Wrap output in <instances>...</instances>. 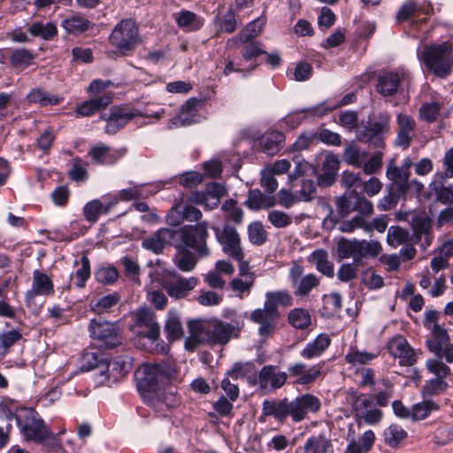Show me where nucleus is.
Listing matches in <instances>:
<instances>
[{
    "label": "nucleus",
    "instance_id": "obj_52",
    "mask_svg": "<svg viewBox=\"0 0 453 453\" xmlns=\"http://www.w3.org/2000/svg\"><path fill=\"white\" fill-rule=\"evenodd\" d=\"M176 22L179 27L188 31L197 30L203 26V20L196 14L188 11H181L178 13Z\"/></svg>",
    "mask_w": 453,
    "mask_h": 453
},
{
    "label": "nucleus",
    "instance_id": "obj_32",
    "mask_svg": "<svg viewBox=\"0 0 453 453\" xmlns=\"http://www.w3.org/2000/svg\"><path fill=\"white\" fill-rule=\"evenodd\" d=\"M262 413L265 416H272L276 420L283 422L289 417V401L288 398L281 400H265L262 403Z\"/></svg>",
    "mask_w": 453,
    "mask_h": 453
},
{
    "label": "nucleus",
    "instance_id": "obj_42",
    "mask_svg": "<svg viewBox=\"0 0 453 453\" xmlns=\"http://www.w3.org/2000/svg\"><path fill=\"white\" fill-rule=\"evenodd\" d=\"M246 204L252 210H259L273 207L275 204V199L272 196H265L260 190L254 189L250 191Z\"/></svg>",
    "mask_w": 453,
    "mask_h": 453
},
{
    "label": "nucleus",
    "instance_id": "obj_51",
    "mask_svg": "<svg viewBox=\"0 0 453 453\" xmlns=\"http://www.w3.org/2000/svg\"><path fill=\"white\" fill-rule=\"evenodd\" d=\"M449 388L447 379L433 377L426 380L422 387L421 393L424 397L437 395L444 393Z\"/></svg>",
    "mask_w": 453,
    "mask_h": 453
},
{
    "label": "nucleus",
    "instance_id": "obj_57",
    "mask_svg": "<svg viewBox=\"0 0 453 453\" xmlns=\"http://www.w3.org/2000/svg\"><path fill=\"white\" fill-rule=\"evenodd\" d=\"M35 58L34 53L27 49L15 50L11 56V64L15 68L21 70L29 66Z\"/></svg>",
    "mask_w": 453,
    "mask_h": 453
},
{
    "label": "nucleus",
    "instance_id": "obj_5",
    "mask_svg": "<svg viewBox=\"0 0 453 453\" xmlns=\"http://www.w3.org/2000/svg\"><path fill=\"white\" fill-rule=\"evenodd\" d=\"M109 40L123 54L134 50L140 42L136 22L133 19L120 20L113 28Z\"/></svg>",
    "mask_w": 453,
    "mask_h": 453
},
{
    "label": "nucleus",
    "instance_id": "obj_31",
    "mask_svg": "<svg viewBox=\"0 0 453 453\" xmlns=\"http://www.w3.org/2000/svg\"><path fill=\"white\" fill-rule=\"evenodd\" d=\"M61 27L69 35H80L94 27V23L81 13H72L61 22Z\"/></svg>",
    "mask_w": 453,
    "mask_h": 453
},
{
    "label": "nucleus",
    "instance_id": "obj_11",
    "mask_svg": "<svg viewBox=\"0 0 453 453\" xmlns=\"http://www.w3.org/2000/svg\"><path fill=\"white\" fill-rule=\"evenodd\" d=\"M352 410L358 422L364 421L368 425H376L382 418V411L374 403L373 395L361 394L353 397Z\"/></svg>",
    "mask_w": 453,
    "mask_h": 453
},
{
    "label": "nucleus",
    "instance_id": "obj_41",
    "mask_svg": "<svg viewBox=\"0 0 453 453\" xmlns=\"http://www.w3.org/2000/svg\"><path fill=\"white\" fill-rule=\"evenodd\" d=\"M311 261L316 265V268L319 272L329 278L334 277V265L328 260V254L326 250H314L311 255Z\"/></svg>",
    "mask_w": 453,
    "mask_h": 453
},
{
    "label": "nucleus",
    "instance_id": "obj_59",
    "mask_svg": "<svg viewBox=\"0 0 453 453\" xmlns=\"http://www.w3.org/2000/svg\"><path fill=\"white\" fill-rule=\"evenodd\" d=\"M442 358L435 357L427 359L426 368L434 377L448 379L451 374L450 368L441 361Z\"/></svg>",
    "mask_w": 453,
    "mask_h": 453
},
{
    "label": "nucleus",
    "instance_id": "obj_16",
    "mask_svg": "<svg viewBox=\"0 0 453 453\" xmlns=\"http://www.w3.org/2000/svg\"><path fill=\"white\" fill-rule=\"evenodd\" d=\"M410 81V74L404 69L386 72L377 79L376 90L382 96L396 94L400 88Z\"/></svg>",
    "mask_w": 453,
    "mask_h": 453
},
{
    "label": "nucleus",
    "instance_id": "obj_37",
    "mask_svg": "<svg viewBox=\"0 0 453 453\" xmlns=\"http://www.w3.org/2000/svg\"><path fill=\"white\" fill-rule=\"evenodd\" d=\"M119 302L120 296L115 292L92 299L89 303V308L96 314L109 313Z\"/></svg>",
    "mask_w": 453,
    "mask_h": 453
},
{
    "label": "nucleus",
    "instance_id": "obj_60",
    "mask_svg": "<svg viewBox=\"0 0 453 453\" xmlns=\"http://www.w3.org/2000/svg\"><path fill=\"white\" fill-rule=\"evenodd\" d=\"M342 157L349 165L361 167L365 159V153L362 152L357 145L349 143L344 149Z\"/></svg>",
    "mask_w": 453,
    "mask_h": 453
},
{
    "label": "nucleus",
    "instance_id": "obj_9",
    "mask_svg": "<svg viewBox=\"0 0 453 453\" xmlns=\"http://www.w3.org/2000/svg\"><path fill=\"white\" fill-rule=\"evenodd\" d=\"M88 330L90 336L98 341L102 348L112 349L121 343L119 327L115 323L91 319Z\"/></svg>",
    "mask_w": 453,
    "mask_h": 453
},
{
    "label": "nucleus",
    "instance_id": "obj_29",
    "mask_svg": "<svg viewBox=\"0 0 453 453\" xmlns=\"http://www.w3.org/2000/svg\"><path fill=\"white\" fill-rule=\"evenodd\" d=\"M199 106L200 101L195 98L188 99L181 106L179 115L170 120L168 127L173 128L196 122Z\"/></svg>",
    "mask_w": 453,
    "mask_h": 453
},
{
    "label": "nucleus",
    "instance_id": "obj_55",
    "mask_svg": "<svg viewBox=\"0 0 453 453\" xmlns=\"http://www.w3.org/2000/svg\"><path fill=\"white\" fill-rule=\"evenodd\" d=\"M75 265L79 266L75 273L71 275L75 278V285L78 288H84L86 281L90 277V262L87 256H82L81 260L75 262Z\"/></svg>",
    "mask_w": 453,
    "mask_h": 453
},
{
    "label": "nucleus",
    "instance_id": "obj_61",
    "mask_svg": "<svg viewBox=\"0 0 453 453\" xmlns=\"http://www.w3.org/2000/svg\"><path fill=\"white\" fill-rule=\"evenodd\" d=\"M221 210L224 211L226 220L236 224H240L242 221L243 211L236 201L233 199L226 200L221 206Z\"/></svg>",
    "mask_w": 453,
    "mask_h": 453
},
{
    "label": "nucleus",
    "instance_id": "obj_21",
    "mask_svg": "<svg viewBox=\"0 0 453 453\" xmlns=\"http://www.w3.org/2000/svg\"><path fill=\"white\" fill-rule=\"evenodd\" d=\"M338 226L342 233H351L356 229H363L365 233H369L367 221L362 216H356L349 220L339 221V217L335 215L333 210L329 209L328 215L323 220V227L326 230H332Z\"/></svg>",
    "mask_w": 453,
    "mask_h": 453
},
{
    "label": "nucleus",
    "instance_id": "obj_64",
    "mask_svg": "<svg viewBox=\"0 0 453 453\" xmlns=\"http://www.w3.org/2000/svg\"><path fill=\"white\" fill-rule=\"evenodd\" d=\"M27 99L30 103H37L42 106L56 105L60 103V99L58 96L48 94L40 88L33 89L28 94Z\"/></svg>",
    "mask_w": 453,
    "mask_h": 453
},
{
    "label": "nucleus",
    "instance_id": "obj_50",
    "mask_svg": "<svg viewBox=\"0 0 453 453\" xmlns=\"http://www.w3.org/2000/svg\"><path fill=\"white\" fill-rule=\"evenodd\" d=\"M385 443L391 448H397L407 437V432L397 424H392L384 431Z\"/></svg>",
    "mask_w": 453,
    "mask_h": 453
},
{
    "label": "nucleus",
    "instance_id": "obj_3",
    "mask_svg": "<svg viewBox=\"0 0 453 453\" xmlns=\"http://www.w3.org/2000/svg\"><path fill=\"white\" fill-rule=\"evenodd\" d=\"M418 58L436 76L447 77L453 71V43L426 44L418 50Z\"/></svg>",
    "mask_w": 453,
    "mask_h": 453
},
{
    "label": "nucleus",
    "instance_id": "obj_45",
    "mask_svg": "<svg viewBox=\"0 0 453 453\" xmlns=\"http://www.w3.org/2000/svg\"><path fill=\"white\" fill-rule=\"evenodd\" d=\"M29 33L35 37H40L43 40L50 41L58 35V27L54 22L46 24L36 21L34 22L28 29Z\"/></svg>",
    "mask_w": 453,
    "mask_h": 453
},
{
    "label": "nucleus",
    "instance_id": "obj_49",
    "mask_svg": "<svg viewBox=\"0 0 453 453\" xmlns=\"http://www.w3.org/2000/svg\"><path fill=\"white\" fill-rule=\"evenodd\" d=\"M438 410V403L432 400H426L420 403H417L411 406V420H423L426 418L432 412Z\"/></svg>",
    "mask_w": 453,
    "mask_h": 453
},
{
    "label": "nucleus",
    "instance_id": "obj_56",
    "mask_svg": "<svg viewBox=\"0 0 453 453\" xmlns=\"http://www.w3.org/2000/svg\"><path fill=\"white\" fill-rule=\"evenodd\" d=\"M339 165L340 160L337 156L334 154L326 155L322 164V171L323 178L326 179V184H331L334 181Z\"/></svg>",
    "mask_w": 453,
    "mask_h": 453
},
{
    "label": "nucleus",
    "instance_id": "obj_39",
    "mask_svg": "<svg viewBox=\"0 0 453 453\" xmlns=\"http://www.w3.org/2000/svg\"><path fill=\"white\" fill-rule=\"evenodd\" d=\"M214 25L217 28L216 35H219L220 33L231 34L234 32L237 21L233 10L229 8L226 12H219L214 18Z\"/></svg>",
    "mask_w": 453,
    "mask_h": 453
},
{
    "label": "nucleus",
    "instance_id": "obj_14",
    "mask_svg": "<svg viewBox=\"0 0 453 453\" xmlns=\"http://www.w3.org/2000/svg\"><path fill=\"white\" fill-rule=\"evenodd\" d=\"M94 367L98 370L96 372L97 382L108 386L121 379L131 368L130 363L121 357L114 358L105 364L102 363L100 365L89 366L90 369Z\"/></svg>",
    "mask_w": 453,
    "mask_h": 453
},
{
    "label": "nucleus",
    "instance_id": "obj_54",
    "mask_svg": "<svg viewBox=\"0 0 453 453\" xmlns=\"http://www.w3.org/2000/svg\"><path fill=\"white\" fill-rule=\"evenodd\" d=\"M356 195V191H349L336 199L338 217L344 218L350 212L355 211Z\"/></svg>",
    "mask_w": 453,
    "mask_h": 453
},
{
    "label": "nucleus",
    "instance_id": "obj_7",
    "mask_svg": "<svg viewBox=\"0 0 453 453\" xmlns=\"http://www.w3.org/2000/svg\"><path fill=\"white\" fill-rule=\"evenodd\" d=\"M19 427L26 440L37 442L49 428L33 409H22L16 415Z\"/></svg>",
    "mask_w": 453,
    "mask_h": 453
},
{
    "label": "nucleus",
    "instance_id": "obj_8",
    "mask_svg": "<svg viewBox=\"0 0 453 453\" xmlns=\"http://www.w3.org/2000/svg\"><path fill=\"white\" fill-rule=\"evenodd\" d=\"M222 251L233 259L241 262L244 258L242 247L241 236L236 229L229 225H225L221 229L218 226L212 227Z\"/></svg>",
    "mask_w": 453,
    "mask_h": 453
},
{
    "label": "nucleus",
    "instance_id": "obj_48",
    "mask_svg": "<svg viewBox=\"0 0 453 453\" xmlns=\"http://www.w3.org/2000/svg\"><path fill=\"white\" fill-rule=\"evenodd\" d=\"M165 329L170 341L178 340L183 335L182 324L176 311H170L168 312Z\"/></svg>",
    "mask_w": 453,
    "mask_h": 453
},
{
    "label": "nucleus",
    "instance_id": "obj_47",
    "mask_svg": "<svg viewBox=\"0 0 453 453\" xmlns=\"http://www.w3.org/2000/svg\"><path fill=\"white\" fill-rule=\"evenodd\" d=\"M256 280L255 274H250V279L234 278L229 286L232 291L240 299H243L250 296Z\"/></svg>",
    "mask_w": 453,
    "mask_h": 453
},
{
    "label": "nucleus",
    "instance_id": "obj_44",
    "mask_svg": "<svg viewBox=\"0 0 453 453\" xmlns=\"http://www.w3.org/2000/svg\"><path fill=\"white\" fill-rule=\"evenodd\" d=\"M226 375L231 376L234 380L247 378L253 384H255L254 378H257L255 366L251 362L234 364L232 369L226 372Z\"/></svg>",
    "mask_w": 453,
    "mask_h": 453
},
{
    "label": "nucleus",
    "instance_id": "obj_33",
    "mask_svg": "<svg viewBox=\"0 0 453 453\" xmlns=\"http://www.w3.org/2000/svg\"><path fill=\"white\" fill-rule=\"evenodd\" d=\"M301 271L298 267L291 270L290 277L296 296H306L319 285V279L314 274H307L299 280Z\"/></svg>",
    "mask_w": 453,
    "mask_h": 453
},
{
    "label": "nucleus",
    "instance_id": "obj_62",
    "mask_svg": "<svg viewBox=\"0 0 453 453\" xmlns=\"http://www.w3.org/2000/svg\"><path fill=\"white\" fill-rule=\"evenodd\" d=\"M409 240L410 234L407 230L400 226H392L388 228L387 242L390 246L396 248L398 246L405 244L406 242H409Z\"/></svg>",
    "mask_w": 453,
    "mask_h": 453
},
{
    "label": "nucleus",
    "instance_id": "obj_13",
    "mask_svg": "<svg viewBox=\"0 0 453 453\" xmlns=\"http://www.w3.org/2000/svg\"><path fill=\"white\" fill-rule=\"evenodd\" d=\"M428 349L447 363H453V344L449 342V335L446 329L434 324L431 328V337L426 340Z\"/></svg>",
    "mask_w": 453,
    "mask_h": 453
},
{
    "label": "nucleus",
    "instance_id": "obj_20",
    "mask_svg": "<svg viewBox=\"0 0 453 453\" xmlns=\"http://www.w3.org/2000/svg\"><path fill=\"white\" fill-rule=\"evenodd\" d=\"M176 237V230L166 227L160 228L152 234L144 237L142 241V247L155 254H159L165 246L173 245Z\"/></svg>",
    "mask_w": 453,
    "mask_h": 453
},
{
    "label": "nucleus",
    "instance_id": "obj_38",
    "mask_svg": "<svg viewBox=\"0 0 453 453\" xmlns=\"http://www.w3.org/2000/svg\"><path fill=\"white\" fill-rule=\"evenodd\" d=\"M356 263L366 257H375L382 250L381 244L376 240H356Z\"/></svg>",
    "mask_w": 453,
    "mask_h": 453
},
{
    "label": "nucleus",
    "instance_id": "obj_17",
    "mask_svg": "<svg viewBox=\"0 0 453 453\" xmlns=\"http://www.w3.org/2000/svg\"><path fill=\"white\" fill-rule=\"evenodd\" d=\"M288 380V373L282 372L278 366L267 365L261 368L254 383L265 391H275L282 388Z\"/></svg>",
    "mask_w": 453,
    "mask_h": 453
},
{
    "label": "nucleus",
    "instance_id": "obj_25",
    "mask_svg": "<svg viewBox=\"0 0 453 453\" xmlns=\"http://www.w3.org/2000/svg\"><path fill=\"white\" fill-rule=\"evenodd\" d=\"M54 284L51 278L39 270L33 272V280L30 289L26 293L27 301L38 296H49L54 294Z\"/></svg>",
    "mask_w": 453,
    "mask_h": 453
},
{
    "label": "nucleus",
    "instance_id": "obj_18",
    "mask_svg": "<svg viewBox=\"0 0 453 453\" xmlns=\"http://www.w3.org/2000/svg\"><path fill=\"white\" fill-rule=\"evenodd\" d=\"M224 186L211 182L203 191L191 193L188 201L192 203L203 205L205 210H213L219 204L220 198L226 196Z\"/></svg>",
    "mask_w": 453,
    "mask_h": 453
},
{
    "label": "nucleus",
    "instance_id": "obj_35",
    "mask_svg": "<svg viewBox=\"0 0 453 453\" xmlns=\"http://www.w3.org/2000/svg\"><path fill=\"white\" fill-rule=\"evenodd\" d=\"M331 339L326 334L318 335L312 342L306 344L300 355L305 359H313L320 357L330 346Z\"/></svg>",
    "mask_w": 453,
    "mask_h": 453
},
{
    "label": "nucleus",
    "instance_id": "obj_26",
    "mask_svg": "<svg viewBox=\"0 0 453 453\" xmlns=\"http://www.w3.org/2000/svg\"><path fill=\"white\" fill-rule=\"evenodd\" d=\"M397 135L395 144L406 150L410 147L416 128L415 119L405 113L396 116Z\"/></svg>",
    "mask_w": 453,
    "mask_h": 453
},
{
    "label": "nucleus",
    "instance_id": "obj_46",
    "mask_svg": "<svg viewBox=\"0 0 453 453\" xmlns=\"http://www.w3.org/2000/svg\"><path fill=\"white\" fill-rule=\"evenodd\" d=\"M391 116L388 111H382L371 118L367 124L372 128V133L375 134L378 138L388 133L390 127Z\"/></svg>",
    "mask_w": 453,
    "mask_h": 453
},
{
    "label": "nucleus",
    "instance_id": "obj_6",
    "mask_svg": "<svg viewBox=\"0 0 453 453\" xmlns=\"http://www.w3.org/2000/svg\"><path fill=\"white\" fill-rule=\"evenodd\" d=\"M209 225L206 221H199L196 225L184 226L177 232L185 246L193 249L201 257L207 256L209 250L206 241L209 236Z\"/></svg>",
    "mask_w": 453,
    "mask_h": 453
},
{
    "label": "nucleus",
    "instance_id": "obj_30",
    "mask_svg": "<svg viewBox=\"0 0 453 453\" xmlns=\"http://www.w3.org/2000/svg\"><path fill=\"white\" fill-rule=\"evenodd\" d=\"M266 19L264 17H259L253 21L250 22L244 29H242L236 36L232 37L226 42L228 48L238 46L240 43H244L250 40L257 37L265 26Z\"/></svg>",
    "mask_w": 453,
    "mask_h": 453
},
{
    "label": "nucleus",
    "instance_id": "obj_1",
    "mask_svg": "<svg viewBox=\"0 0 453 453\" xmlns=\"http://www.w3.org/2000/svg\"><path fill=\"white\" fill-rule=\"evenodd\" d=\"M175 372L172 365L157 364H143L135 372L138 390L157 412H164L176 404L174 395L161 388Z\"/></svg>",
    "mask_w": 453,
    "mask_h": 453
},
{
    "label": "nucleus",
    "instance_id": "obj_63",
    "mask_svg": "<svg viewBox=\"0 0 453 453\" xmlns=\"http://www.w3.org/2000/svg\"><path fill=\"white\" fill-rule=\"evenodd\" d=\"M288 322L296 328H306L311 325L310 313L304 309L296 308L288 313Z\"/></svg>",
    "mask_w": 453,
    "mask_h": 453
},
{
    "label": "nucleus",
    "instance_id": "obj_2",
    "mask_svg": "<svg viewBox=\"0 0 453 453\" xmlns=\"http://www.w3.org/2000/svg\"><path fill=\"white\" fill-rule=\"evenodd\" d=\"M231 322H224L219 319H212L203 323H198V329L204 334L210 344H226L232 338L238 337L244 326L242 314L232 310L227 312Z\"/></svg>",
    "mask_w": 453,
    "mask_h": 453
},
{
    "label": "nucleus",
    "instance_id": "obj_58",
    "mask_svg": "<svg viewBox=\"0 0 453 453\" xmlns=\"http://www.w3.org/2000/svg\"><path fill=\"white\" fill-rule=\"evenodd\" d=\"M283 140L284 135L281 132H272L263 140L262 150L267 155H274L280 150Z\"/></svg>",
    "mask_w": 453,
    "mask_h": 453
},
{
    "label": "nucleus",
    "instance_id": "obj_36",
    "mask_svg": "<svg viewBox=\"0 0 453 453\" xmlns=\"http://www.w3.org/2000/svg\"><path fill=\"white\" fill-rule=\"evenodd\" d=\"M130 187L121 189L117 196H112L111 197H118V202L119 200L127 202L146 198L155 193V191L150 189L147 184L130 182Z\"/></svg>",
    "mask_w": 453,
    "mask_h": 453
},
{
    "label": "nucleus",
    "instance_id": "obj_15",
    "mask_svg": "<svg viewBox=\"0 0 453 453\" xmlns=\"http://www.w3.org/2000/svg\"><path fill=\"white\" fill-rule=\"evenodd\" d=\"M134 320L133 328L138 334L147 337L151 342L158 339L160 326L156 319L155 313L148 308H141L133 314Z\"/></svg>",
    "mask_w": 453,
    "mask_h": 453
},
{
    "label": "nucleus",
    "instance_id": "obj_10",
    "mask_svg": "<svg viewBox=\"0 0 453 453\" xmlns=\"http://www.w3.org/2000/svg\"><path fill=\"white\" fill-rule=\"evenodd\" d=\"M165 109L160 108L158 111H147L145 113H142L138 110H124V109H113L110 113L109 117L106 118L105 132L107 134H115L120 128H122L128 121L137 117L144 118H155L160 119L165 114Z\"/></svg>",
    "mask_w": 453,
    "mask_h": 453
},
{
    "label": "nucleus",
    "instance_id": "obj_4",
    "mask_svg": "<svg viewBox=\"0 0 453 453\" xmlns=\"http://www.w3.org/2000/svg\"><path fill=\"white\" fill-rule=\"evenodd\" d=\"M150 274L155 280L160 282L171 297L175 299L187 296L198 283L196 277L183 278L177 276L159 265Z\"/></svg>",
    "mask_w": 453,
    "mask_h": 453
},
{
    "label": "nucleus",
    "instance_id": "obj_40",
    "mask_svg": "<svg viewBox=\"0 0 453 453\" xmlns=\"http://www.w3.org/2000/svg\"><path fill=\"white\" fill-rule=\"evenodd\" d=\"M89 155L98 163L111 165L118 161L123 156V153L105 145H99L92 148L89 150Z\"/></svg>",
    "mask_w": 453,
    "mask_h": 453
},
{
    "label": "nucleus",
    "instance_id": "obj_24",
    "mask_svg": "<svg viewBox=\"0 0 453 453\" xmlns=\"http://www.w3.org/2000/svg\"><path fill=\"white\" fill-rule=\"evenodd\" d=\"M278 319L265 303L263 308L255 309L250 315V321L259 326L258 334L261 336H267L274 331Z\"/></svg>",
    "mask_w": 453,
    "mask_h": 453
},
{
    "label": "nucleus",
    "instance_id": "obj_34",
    "mask_svg": "<svg viewBox=\"0 0 453 453\" xmlns=\"http://www.w3.org/2000/svg\"><path fill=\"white\" fill-rule=\"evenodd\" d=\"M111 103V96L104 93L97 96L90 100L83 102L77 108V115L81 117H88L106 108Z\"/></svg>",
    "mask_w": 453,
    "mask_h": 453
},
{
    "label": "nucleus",
    "instance_id": "obj_12",
    "mask_svg": "<svg viewBox=\"0 0 453 453\" xmlns=\"http://www.w3.org/2000/svg\"><path fill=\"white\" fill-rule=\"evenodd\" d=\"M397 217L400 220H406L411 223L413 235L411 240L414 242L420 241L422 235L425 236L424 249L429 246L434 239L431 234L432 220L425 212H411L404 211L399 212Z\"/></svg>",
    "mask_w": 453,
    "mask_h": 453
},
{
    "label": "nucleus",
    "instance_id": "obj_19",
    "mask_svg": "<svg viewBox=\"0 0 453 453\" xmlns=\"http://www.w3.org/2000/svg\"><path fill=\"white\" fill-rule=\"evenodd\" d=\"M319 399L311 394H304L289 401V417L294 422L303 420L309 412H317L320 409Z\"/></svg>",
    "mask_w": 453,
    "mask_h": 453
},
{
    "label": "nucleus",
    "instance_id": "obj_43",
    "mask_svg": "<svg viewBox=\"0 0 453 453\" xmlns=\"http://www.w3.org/2000/svg\"><path fill=\"white\" fill-rule=\"evenodd\" d=\"M303 449L305 453H333V445L330 440L322 435L309 438Z\"/></svg>",
    "mask_w": 453,
    "mask_h": 453
},
{
    "label": "nucleus",
    "instance_id": "obj_22",
    "mask_svg": "<svg viewBox=\"0 0 453 453\" xmlns=\"http://www.w3.org/2000/svg\"><path fill=\"white\" fill-rule=\"evenodd\" d=\"M388 349L391 356L399 359L401 365L411 366L417 361L414 349L407 340L401 335L392 338L388 342Z\"/></svg>",
    "mask_w": 453,
    "mask_h": 453
},
{
    "label": "nucleus",
    "instance_id": "obj_27",
    "mask_svg": "<svg viewBox=\"0 0 453 453\" xmlns=\"http://www.w3.org/2000/svg\"><path fill=\"white\" fill-rule=\"evenodd\" d=\"M118 203V197L104 196L103 200L94 199L83 207L85 219L91 223L98 220L103 213H108Z\"/></svg>",
    "mask_w": 453,
    "mask_h": 453
},
{
    "label": "nucleus",
    "instance_id": "obj_28",
    "mask_svg": "<svg viewBox=\"0 0 453 453\" xmlns=\"http://www.w3.org/2000/svg\"><path fill=\"white\" fill-rule=\"evenodd\" d=\"M264 303L276 316L280 317V308H288L293 305V297L286 289L267 291L265 295Z\"/></svg>",
    "mask_w": 453,
    "mask_h": 453
},
{
    "label": "nucleus",
    "instance_id": "obj_23",
    "mask_svg": "<svg viewBox=\"0 0 453 453\" xmlns=\"http://www.w3.org/2000/svg\"><path fill=\"white\" fill-rule=\"evenodd\" d=\"M321 369L320 364L307 368L302 362L292 364L288 367L289 376L296 378L295 383L302 386L314 383L321 376Z\"/></svg>",
    "mask_w": 453,
    "mask_h": 453
},
{
    "label": "nucleus",
    "instance_id": "obj_53",
    "mask_svg": "<svg viewBox=\"0 0 453 453\" xmlns=\"http://www.w3.org/2000/svg\"><path fill=\"white\" fill-rule=\"evenodd\" d=\"M196 262L197 260L191 251L183 247H179L178 252L175 256V264L181 271H192L195 268Z\"/></svg>",
    "mask_w": 453,
    "mask_h": 453
}]
</instances>
